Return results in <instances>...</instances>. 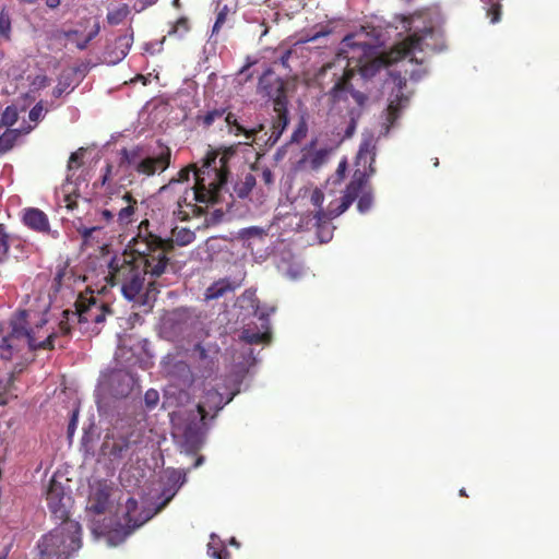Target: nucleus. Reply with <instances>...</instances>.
Returning a JSON list of instances; mask_svg holds the SVG:
<instances>
[{
	"label": "nucleus",
	"instance_id": "423d86ee",
	"mask_svg": "<svg viewBox=\"0 0 559 559\" xmlns=\"http://www.w3.org/2000/svg\"><path fill=\"white\" fill-rule=\"evenodd\" d=\"M141 442L140 433L133 428L107 435L102 444V451L111 461L120 460L133 451V447Z\"/></svg>",
	"mask_w": 559,
	"mask_h": 559
},
{
	"label": "nucleus",
	"instance_id": "20e7f679",
	"mask_svg": "<svg viewBox=\"0 0 559 559\" xmlns=\"http://www.w3.org/2000/svg\"><path fill=\"white\" fill-rule=\"evenodd\" d=\"M82 528L76 521H64L38 542L39 559H69L81 547Z\"/></svg>",
	"mask_w": 559,
	"mask_h": 559
},
{
	"label": "nucleus",
	"instance_id": "5701e85b",
	"mask_svg": "<svg viewBox=\"0 0 559 559\" xmlns=\"http://www.w3.org/2000/svg\"><path fill=\"white\" fill-rule=\"evenodd\" d=\"M225 121L228 127L235 128V134H243L248 140H253L254 136L264 129L263 124H258L255 128L247 130L237 120L233 112L225 116Z\"/></svg>",
	"mask_w": 559,
	"mask_h": 559
},
{
	"label": "nucleus",
	"instance_id": "de8ad7c7",
	"mask_svg": "<svg viewBox=\"0 0 559 559\" xmlns=\"http://www.w3.org/2000/svg\"><path fill=\"white\" fill-rule=\"evenodd\" d=\"M224 217V211L222 209L214 210L210 216L205 218L206 223L209 225H216L218 224L222 218Z\"/></svg>",
	"mask_w": 559,
	"mask_h": 559
},
{
	"label": "nucleus",
	"instance_id": "dca6fc26",
	"mask_svg": "<svg viewBox=\"0 0 559 559\" xmlns=\"http://www.w3.org/2000/svg\"><path fill=\"white\" fill-rule=\"evenodd\" d=\"M406 81L400 79L399 80V88L396 94L392 95L386 114L388 127H393L396 120L400 118L402 110L407 106L409 98L403 93V87L405 86Z\"/></svg>",
	"mask_w": 559,
	"mask_h": 559
},
{
	"label": "nucleus",
	"instance_id": "4c0bfd02",
	"mask_svg": "<svg viewBox=\"0 0 559 559\" xmlns=\"http://www.w3.org/2000/svg\"><path fill=\"white\" fill-rule=\"evenodd\" d=\"M84 150L80 148L76 152H73L68 160V170L78 169L83 164Z\"/></svg>",
	"mask_w": 559,
	"mask_h": 559
},
{
	"label": "nucleus",
	"instance_id": "e2e57ef3",
	"mask_svg": "<svg viewBox=\"0 0 559 559\" xmlns=\"http://www.w3.org/2000/svg\"><path fill=\"white\" fill-rule=\"evenodd\" d=\"M157 1L158 0H139V2L141 3V9L151 7V5L155 4Z\"/></svg>",
	"mask_w": 559,
	"mask_h": 559
},
{
	"label": "nucleus",
	"instance_id": "412c9836",
	"mask_svg": "<svg viewBox=\"0 0 559 559\" xmlns=\"http://www.w3.org/2000/svg\"><path fill=\"white\" fill-rule=\"evenodd\" d=\"M423 36L412 34L396 46L397 58H408L415 50H423Z\"/></svg>",
	"mask_w": 559,
	"mask_h": 559
},
{
	"label": "nucleus",
	"instance_id": "9d476101",
	"mask_svg": "<svg viewBox=\"0 0 559 559\" xmlns=\"http://www.w3.org/2000/svg\"><path fill=\"white\" fill-rule=\"evenodd\" d=\"M160 146L162 150L156 156L144 157L135 165L138 174L153 176L156 171L163 173L170 166L171 151L166 145Z\"/></svg>",
	"mask_w": 559,
	"mask_h": 559
},
{
	"label": "nucleus",
	"instance_id": "aec40b11",
	"mask_svg": "<svg viewBox=\"0 0 559 559\" xmlns=\"http://www.w3.org/2000/svg\"><path fill=\"white\" fill-rule=\"evenodd\" d=\"M239 286V283L231 282L227 277L219 278L206 288L204 297L206 300H215L235 292Z\"/></svg>",
	"mask_w": 559,
	"mask_h": 559
},
{
	"label": "nucleus",
	"instance_id": "8fccbe9b",
	"mask_svg": "<svg viewBox=\"0 0 559 559\" xmlns=\"http://www.w3.org/2000/svg\"><path fill=\"white\" fill-rule=\"evenodd\" d=\"M491 23H498L501 19V4L495 3L493 0H491Z\"/></svg>",
	"mask_w": 559,
	"mask_h": 559
},
{
	"label": "nucleus",
	"instance_id": "a19ab883",
	"mask_svg": "<svg viewBox=\"0 0 559 559\" xmlns=\"http://www.w3.org/2000/svg\"><path fill=\"white\" fill-rule=\"evenodd\" d=\"M311 204L317 209L316 212L325 211L323 209V202H324V193L321 189L316 188L310 197Z\"/></svg>",
	"mask_w": 559,
	"mask_h": 559
},
{
	"label": "nucleus",
	"instance_id": "6ab92c4d",
	"mask_svg": "<svg viewBox=\"0 0 559 559\" xmlns=\"http://www.w3.org/2000/svg\"><path fill=\"white\" fill-rule=\"evenodd\" d=\"M269 314L261 313L260 319L262 322V328L265 329L264 332L257 331L252 328H246L242 330L240 334V338L247 344H262L271 341V332L269 325Z\"/></svg>",
	"mask_w": 559,
	"mask_h": 559
},
{
	"label": "nucleus",
	"instance_id": "cd10ccee",
	"mask_svg": "<svg viewBox=\"0 0 559 559\" xmlns=\"http://www.w3.org/2000/svg\"><path fill=\"white\" fill-rule=\"evenodd\" d=\"M140 153L141 148L139 146L132 150L122 148L120 151L121 159L119 166L123 167L124 165H128L132 166L135 169V165L141 160Z\"/></svg>",
	"mask_w": 559,
	"mask_h": 559
},
{
	"label": "nucleus",
	"instance_id": "6e6d98bb",
	"mask_svg": "<svg viewBox=\"0 0 559 559\" xmlns=\"http://www.w3.org/2000/svg\"><path fill=\"white\" fill-rule=\"evenodd\" d=\"M261 180L266 185L271 186L274 181L273 173L269 168H264L261 174Z\"/></svg>",
	"mask_w": 559,
	"mask_h": 559
},
{
	"label": "nucleus",
	"instance_id": "bf43d9fd",
	"mask_svg": "<svg viewBox=\"0 0 559 559\" xmlns=\"http://www.w3.org/2000/svg\"><path fill=\"white\" fill-rule=\"evenodd\" d=\"M76 414L74 413L69 425H68V435L72 436L74 433L75 427H76Z\"/></svg>",
	"mask_w": 559,
	"mask_h": 559
},
{
	"label": "nucleus",
	"instance_id": "2f4dec72",
	"mask_svg": "<svg viewBox=\"0 0 559 559\" xmlns=\"http://www.w3.org/2000/svg\"><path fill=\"white\" fill-rule=\"evenodd\" d=\"M225 114H226L225 108H216V109L207 111L203 116H199L198 120L201 121V123L204 128H209L214 123L215 120L224 117Z\"/></svg>",
	"mask_w": 559,
	"mask_h": 559
},
{
	"label": "nucleus",
	"instance_id": "2eb2a0df",
	"mask_svg": "<svg viewBox=\"0 0 559 559\" xmlns=\"http://www.w3.org/2000/svg\"><path fill=\"white\" fill-rule=\"evenodd\" d=\"M110 490L107 484L98 483L88 497L87 509L95 514H104L109 506Z\"/></svg>",
	"mask_w": 559,
	"mask_h": 559
},
{
	"label": "nucleus",
	"instance_id": "f8f14e48",
	"mask_svg": "<svg viewBox=\"0 0 559 559\" xmlns=\"http://www.w3.org/2000/svg\"><path fill=\"white\" fill-rule=\"evenodd\" d=\"M111 202L118 203L120 205L117 209V219L120 225H128L133 221V216L138 209V200L132 195L131 192L126 191L123 194L117 193L115 198L111 195L108 197V201L105 202V205H109Z\"/></svg>",
	"mask_w": 559,
	"mask_h": 559
},
{
	"label": "nucleus",
	"instance_id": "4d7b16f0",
	"mask_svg": "<svg viewBox=\"0 0 559 559\" xmlns=\"http://www.w3.org/2000/svg\"><path fill=\"white\" fill-rule=\"evenodd\" d=\"M306 126L304 123L300 124L299 128L293 133L292 141H299L300 138H304L306 135Z\"/></svg>",
	"mask_w": 559,
	"mask_h": 559
},
{
	"label": "nucleus",
	"instance_id": "7c9ffc66",
	"mask_svg": "<svg viewBox=\"0 0 559 559\" xmlns=\"http://www.w3.org/2000/svg\"><path fill=\"white\" fill-rule=\"evenodd\" d=\"M115 47L117 49H119V53L116 55L115 60H111V62H117V61L123 59L128 55V51L131 47V37H129L127 35L119 36L115 40Z\"/></svg>",
	"mask_w": 559,
	"mask_h": 559
},
{
	"label": "nucleus",
	"instance_id": "774afa93",
	"mask_svg": "<svg viewBox=\"0 0 559 559\" xmlns=\"http://www.w3.org/2000/svg\"><path fill=\"white\" fill-rule=\"evenodd\" d=\"M127 507H128V510L134 509L136 507V500L133 498L128 499Z\"/></svg>",
	"mask_w": 559,
	"mask_h": 559
},
{
	"label": "nucleus",
	"instance_id": "4be33fe9",
	"mask_svg": "<svg viewBox=\"0 0 559 559\" xmlns=\"http://www.w3.org/2000/svg\"><path fill=\"white\" fill-rule=\"evenodd\" d=\"M99 31H100L99 22L95 21L92 29L88 32V34L85 36L84 39H76V40L72 39L74 36L79 35V31H76V29L64 31L62 33V35L64 38L72 40L75 44L78 49L85 50L87 48L88 44L99 34Z\"/></svg>",
	"mask_w": 559,
	"mask_h": 559
},
{
	"label": "nucleus",
	"instance_id": "338daca9",
	"mask_svg": "<svg viewBox=\"0 0 559 559\" xmlns=\"http://www.w3.org/2000/svg\"><path fill=\"white\" fill-rule=\"evenodd\" d=\"M11 546H7L3 548V550L0 554V559H8L9 552H10Z\"/></svg>",
	"mask_w": 559,
	"mask_h": 559
},
{
	"label": "nucleus",
	"instance_id": "1a4fd4ad",
	"mask_svg": "<svg viewBox=\"0 0 559 559\" xmlns=\"http://www.w3.org/2000/svg\"><path fill=\"white\" fill-rule=\"evenodd\" d=\"M358 49L361 50V52L358 56H349L348 63L357 59V63L353 69H357L362 78L370 79L382 69L385 61L383 58L372 56L374 50L373 47L369 44L365 43L358 45Z\"/></svg>",
	"mask_w": 559,
	"mask_h": 559
},
{
	"label": "nucleus",
	"instance_id": "f03ea898",
	"mask_svg": "<svg viewBox=\"0 0 559 559\" xmlns=\"http://www.w3.org/2000/svg\"><path fill=\"white\" fill-rule=\"evenodd\" d=\"M228 156L221 155L217 152L210 151L203 159L200 168L195 165H189L181 168L177 177L169 180V185L182 183L189 180L190 175L194 176V186L192 187L194 204L187 203L195 216L206 213L210 204H216L221 201V190L228 178Z\"/></svg>",
	"mask_w": 559,
	"mask_h": 559
},
{
	"label": "nucleus",
	"instance_id": "473e14b6",
	"mask_svg": "<svg viewBox=\"0 0 559 559\" xmlns=\"http://www.w3.org/2000/svg\"><path fill=\"white\" fill-rule=\"evenodd\" d=\"M129 13L128 7L124 4L107 13V22L110 25H118L127 17Z\"/></svg>",
	"mask_w": 559,
	"mask_h": 559
},
{
	"label": "nucleus",
	"instance_id": "ea45409f",
	"mask_svg": "<svg viewBox=\"0 0 559 559\" xmlns=\"http://www.w3.org/2000/svg\"><path fill=\"white\" fill-rule=\"evenodd\" d=\"M228 11L229 10H228L227 5H223L218 10L215 23L212 28V34H217L219 32V29L222 28V26L225 24V22L227 20Z\"/></svg>",
	"mask_w": 559,
	"mask_h": 559
},
{
	"label": "nucleus",
	"instance_id": "c03bdc74",
	"mask_svg": "<svg viewBox=\"0 0 559 559\" xmlns=\"http://www.w3.org/2000/svg\"><path fill=\"white\" fill-rule=\"evenodd\" d=\"M144 402L148 408H154L159 402L158 392L154 389L147 390L144 395Z\"/></svg>",
	"mask_w": 559,
	"mask_h": 559
},
{
	"label": "nucleus",
	"instance_id": "f704fd0d",
	"mask_svg": "<svg viewBox=\"0 0 559 559\" xmlns=\"http://www.w3.org/2000/svg\"><path fill=\"white\" fill-rule=\"evenodd\" d=\"M19 119L17 108L15 106H8L2 112L1 122L5 127L13 126Z\"/></svg>",
	"mask_w": 559,
	"mask_h": 559
},
{
	"label": "nucleus",
	"instance_id": "603ef678",
	"mask_svg": "<svg viewBox=\"0 0 559 559\" xmlns=\"http://www.w3.org/2000/svg\"><path fill=\"white\" fill-rule=\"evenodd\" d=\"M346 170H347V160L343 159L340 162V164L337 166V169L335 173V176H336L335 182H341L344 179Z\"/></svg>",
	"mask_w": 559,
	"mask_h": 559
},
{
	"label": "nucleus",
	"instance_id": "69168bd1",
	"mask_svg": "<svg viewBox=\"0 0 559 559\" xmlns=\"http://www.w3.org/2000/svg\"><path fill=\"white\" fill-rule=\"evenodd\" d=\"M122 378H124V376L120 372L118 373H114L110 378V381L114 383V382H121L122 381Z\"/></svg>",
	"mask_w": 559,
	"mask_h": 559
},
{
	"label": "nucleus",
	"instance_id": "0e129e2a",
	"mask_svg": "<svg viewBox=\"0 0 559 559\" xmlns=\"http://www.w3.org/2000/svg\"><path fill=\"white\" fill-rule=\"evenodd\" d=\"M61 0H46V4L50 9H56L60 5Z\"/></svg>",
	"mask_w": 559,
	"mask_h": 559
},
{
	"label": "nucleus",
	"instance_id": "052dcab7",
	"mask_svg": "<svg viewBox=\"0 0 559 559\" xmlns=\"http://www.w3.org/2000/svg\"><path fill=\"white\" fill-rule=\"evenodd\" d=\"M263 233H264L263 229L260 227H250L247 229V234L249 236H262Z\"/></svg>",
	"mask_w": 559,
	"mask_h": 559
},
{
	"label": "nucleus",
	"instance_id": "393cba45",
	"mask_svg": "<svg viewBox=\"0 0 559 559\" xmlns=\"http://www.w3.org/2000/svg\"><path fill=\"white\" fill-rule=\"evenodd\" d=\"M168 481L171 483L175 488H174V490H171V489L164 490L163 495L166 497H165L164 501L158 506L157 511H160L162 509H164L167 506V503L174 498V496L177 492V489L185 481V478L181 476V474L179 472L174 471L170 473V475L168 477Z\"/></svg>",
	"mask_w": 559,
	"mask_h": 559
},
{
	"label": "nucleus",
	"instance_id": "e433bc0d",
	"mask_svg": "<svg viewBox=\"0 0 559 559\" xmlns=\"http://www.w3.org/2000/svg\"><path fill=\"white\" fill-rule=\"evenodd\" d=\"M103 228V225H93V226H85L83 225L82 221L80 219L79 225H76V230L81 235L84 241H87L94 231L99 230Z\"/></svg>",
	"mask_w": 559,
	"mask_h": 559
},
{
	"label": "nucleus",
	"instance_id": "09e8293b",
	"mask_svg": "<svg viewBox=\"0 0 559 559\" xmlns=\"http://www.w3.org/2000/svg\"><path fill=\"white\" fill-rule=\"evenodd\" d=\"M12 382L13 376H11L10 380L5 385L0 388V406H5L8 404L7 393L9 392Z\"/></svg>",
	"mask_w": 559,
	"mask_h": 559
},
{
	"label": "nucleus",
	"instance_id": "49530a36",
	"mask_svg": "<svg viewBox=\"0 0 559 559\" xmlns=\"http://www.w3.org/2000/svg\"><path fill=\"white\" fill-rule=\"evenodd\" d=\"M114 166L110 163H107L104 168V174L100 177L99 183L102 187L108 186L111 177H112Z\"/></svg>",
	"mask_w": 559,
	"mask_h": 559
},
{
	"label": "nucleus",
	"instance_id": "bb28decb",
	"mask_svg": "<svg viewBox=\"0 0 559 559\" xmlns=\"http://www.w3.org/2000/svg\"><path fill=\"white\" fill-rule=\"evenodd\" d=\"M255 183V177L252 174H247L242 181L236 183L235 191L239 198H247L251 193Z\"/></svg>",
	"mask_w": 559,
	"mask_h": 559
},
{
	"label": "nucleus",
	"instance_id": "37998d69",
	"mask_svg": "<svg viewBox=\"0 0 559 559\" xmlns=\"http://www.w3.org/2000/svg\"><path fill=\"white\" fill-rule=\"evenodd\" d=\"M11 31L10 16L5 12H0V35L9 39Z\"/></svg>",
	"mask_w": 559,
	"mask_h": 559
},
{
	"label": "nucleus",
	"instance_id": "5fc2aeb1",
	"mask_svg": "<svg viewBox=\"0 0 559 559\" xmlns=\"http://www.w3.org/2000/svg\"><path fill=\"white\" fill-rule=\"evenodd\" d=\"M33 85L36 88H43L49 85V79L46 75H37L34 81Z\"/></svg>",
	"mask_w": 559,
	"mask_h": 559
},
{
	"label": "nucleus",
	"instance_id": "3c124183",
	"mask_svg": "<svg viewBox=\"0 0 559 559\" xmlns=\"http://www.w3.org/2000/svg\"><path fill=\"white\" fill-rule=\"evenodd\" d=\"M350 120H349V123L348 126L346 127V130H345V134L344 136L345 138H352L356 131V128H357V117H354L353 116V111H350Z\"/></svg>",
	"mask_w": 559,
	"mask_h": 559
},
{
	"label": "nucleus",
	"instance_id": "c756f323",
	"mask_svg": "<svg viewBox=\"0 0 559 559\" xmlns=\"http://www.w3.org/2000/svg\"><path fill=\"white\" fill-rule=\"evenodd\" d=\"M190 28L189 19L181 16L174 24H171L167 34L168 36H178L181 38L190 32Z\"/></svg>",
	"mask_w": 559,
	"mask_h": 559
},
{
	"label": "nucleus",
	"instance_id": "c85d7f7f",
	"mask_svg": "<svg viewBox=\"0 0 559 559\" xmlns=\"http://www.w3.org/2000/svg\"><path fill=\"white\" fill-rule=\"evenodd\" d=\"M116 206H111V209H102L95 210L92 218H88V223H95L96 225L108 224L115 217Z\"/></svg>",
	"mask_w": 559,
	"mask_h": 559
},
{
	"label": "nucleus",
	"instance_id": "7ed1b4c3",
	"mask_svg": "<svg viewBox=\"0 0 559 559\" xmlns=\"http://www.w3.org/2000/svg\"><path fill=\"white\" fill-rule=\"evenodd\" d=\"M376 160L374 145L372 140L362 141L356 157V166L353 177L346 186L343 195L330 202V214L340 216L345 213L354 201L357 200V210L364 214L373 204V188L369 183L370 177L376 173L373 166Z\"/></svg>",
	"mask_w": 559,
	"mask_h": 559
},
{
	"label": "nucleus",
	"instance_id": "4468645a",
	"mask_svg": "<svg viewBox=\"0 0 559 559\" xmlns=\"http://www.w3.org/2000/svg\"><path fill=\"white\" fill-rule=\"evenodd\" d=\"M229 402H224L223 394L219 393L217 390L211 389L205 392L202 400L198 403L197 408L198 413L201 416V420H206L207 416L211 412H214V414L211 416L213 419L217 412L221 411L225 404Z\"/></svg>",
	"mask_w": 559,
	"mask_h": 559
},
{
	"label": "nucleus",
	"instance_id": "a211bd4d",
	"mask_svg": "<svg viewBox=\"0 0 559 559\" xmlns=\"http://www.w3.org/2000/svg\"><path fill=\"white\" fill-rule=\"evenodd\" d=\"M330 214V204L326 211L316 212L313 218L316 221L314 226L317 227V235L321 242H328L332 239L333 228L331 227V221L337 216Z\"/></svg>",
	"mask_w": 559,
	"mask_h": 559
},
{
	"label": "nucleus",
	"instance_id": "13d9d810",
	"mask_svg": "<svg viewBox=\"0 0 559 559\" xmlns=\"http://www.w3.org/2000/svg\"><path fill=\"white\" fill-rule=\"evenodd\" d=\"M292 53H293L292 49H288V50H285L284 53L281 56L280 63L284 68H288V61H289Z\"/></svg>",
	"mask_w": 559,
	"mask_h": 559
},
{
	"label": "nucleus",
	"instance_id": "c9c22d12",
	"mask_svg": "<svg viewBox=\"0 0 559 559\" xmlns=\"http://www.w3.org/2000/svg\"><path fill=\"white\" fill-rule=\"evenodd\" d=\"M9 235L5 231V228L2 224H0V262L4 261L8 257L9 252Z\"/></svg>",
	"mask_w": 559,
	"mask_h": 559
},
{
	"label": "nucleus",
	"instance_id": "864d4df0",
	"mask_svg": "<svg viewBox=\"0 0 559 559\" xmlns=\"http://www.w3.org/2000/svg\"><path fill=\"white\" fill-rule=\"evenodd\" d=\"M44 107L40 103L36 104L31 110H29V119L32 121H38L39 118L43 115Z\"/></svg>",
	"mask_w": 559,
	"mask_h": 559
},
{
	"label": "nucleus",
	"instance_id": "f257e3e1",
	"mask_svg": "<svg viewBox=\"0 0 559 559\" xmlns=\"http://www.w3.org/2000/svg\"><path fill=\"white\" fill-rule=\"evenodd\" d=\"M147 227V219L141 222L138 235L108 264L109 284L120 286L123 297L130 301L142 296L147 275L159 277L169 264L167 253L173 249V242L150 233Z\"/></svg>",
	"mask_w": 559,
	"mask_h": 559
},
{
	"label": "nucleus",
	"instance_id": "f3484780",
	"mask_svg": "<svg viewBox=\"0 0 559 559\" xmlns=\"http://www.w3.org/2000/svg\"><path fill=\"white\" fill-rule=\"evenodd\" d=\"M24 224L38 233L49 231V221L47 215L39 209L29 207L24 211L23 215Z\"/></svg>",
	"mask_w": 559,
	"mask_h": 559
},
{
	"label": "nucleus",
	"instance_id": "a18cd8bd",
	"mask_svg": "<svg viewBox=\"0 0 559 559\" xmlns=\"http://www.w3.org/2000/svg\"><path fill=\"white\" fill-rule=\"evenodd\" d=\"M273 76V72L271 70H267L263 73V75L260 78L259 80V87L263 91H265V93L267 95H271L272 94V91L269 90V81L270 79Z\"/></svg>",
	"mask_w": 559,
	"mask_h": 559
},
{
	"label": "nucleus",
	"instance_id": "0eeeda50",
	"mask_svg": "<svg viewBox=\"0 0 559 559\" xmlns=\"http://www.w3.org/2000/svg\"><path fill=\"white\" fill-rule=\"evenodd\" d=\"M354 76V69H344L342 75L336 80L333 87L329 91L328 96L331 105L337 106L345 103L350 95L359 107H362L368 97L365 93L357 91L350 83Z\"/></svg>",
	"mask_w": 559,
	"mask_h": 559
},
{
	"label": "nucleus",
	"instance_id": "b1692460",
	"mask_svg": "<svg viewBox=\"0 0 559 559\" xmlns=\"http://www.w3.org/2000/svg\"><path fill=\"white\" fill-rule=\"evenodd\" d=\"M195 239V234L189 228L186 227H176L173 229V238H167L166 240H170L173 242V249L169 250L167 253V257L169 253H171L175 249V243H177L180 247L188 246L192 243Z\"/></svg>",
	"mask_w": 559,
	"mask_h": 559
},
{
	"label": "nucleus",
	"instance_id": "ddd939ff",
	"mask_svg": "<svg viewBox=\"0 0 559 559\" xmlns=\"http://www.w3.org/2000/svg\"><path fill=\"white\" fill-rule=\"evenodd\" d=\"M274 111L276 117L272 123V132L267 139V142L272 145L278 141L289 121L285 97L278 95L274 99Z\"/></svg>",
	"mask_w": 559,
	"mask_h": 559
},
{
	"label": "nucleus",
	"instance_id": "680f3d73",
	"mask_svg": "<svg viewBox=\"0 0 559 559\" xmlns=\"http://www.w3.org/2000/svg\"><path fill=\"white\" fill-rule=\"evenodd\" d=\"M66 206L69 210H73L76 206V201L72 199L71 195L66 197Z\"/></svg>",
	"mask_w": 559,
	"mask_h": 559
},
{
	"label": "nucleus",
	"instance_id": "39448f33",
	"mask_svg": "<svg viewBox=\"0 0 559 559\" xmlns=\"http://www.w3.org/2000/svg\"><path fill=\"white\" fill-rule=\"evenodd\" d=\"M74 307L75 310L72 311V318H75L81 325L90 323L100 324L105 321L107 314H112L108 304L92 294L79 295Z\"/></svg>",
	"mask_w": 559,
	"mask_h": 559
},
{
	"label": "nucleus",
	"instance_id": "58836bf2",
	"mask_svg": "<svg viewBox=\"0 0 559 559\" xmlns=\"http://www.w3.org/2000/svg\"><path fill=\"white\" fill-rule=\"evenodd\" d=\"M63 317H64V320H61L60 323H59V332H57L58 333V337L60 335L61 336H69L71 334V326H70L69 321L71 320L72 311L64 310L63 311Z\"/></svg>",
	"mask_w": 559,
	"mask_h": 559
},
{
	"label": "nucleus",
	"instance_id": "79ce46f5",
	"mask_svg": "<svg viewBox=\"0 0 559 559\" xmlns=\"http://www.w3.org/2000/svg\"><path fill=\"white\" fill-rule=\"evenodd\" d=\"M328 152L325 150H319L316 151L311 158H310V165L313 169L320 168L326 160Z\"/></svg>",
	"mask_w": 559,
	"mask_h": 559
},
{
	"label": "nucleus",
	"instance_id": "6e6552de",
	"mask_svg": "<svg viewBox=\"0 0 559 559\" xmlns=\"http://www.w3.org/2000/svg\"><path fill=\"white\" fill-rule=\"evenodd\" d=\"M46 500L51 514L56 519L61 522L72 521L69 518L72 498L70 495L66 493L63 485L56 480L55 477L49 480L46 490Z\"/></svg>",
	"mask_w": 559,
	"mask_h": 559
},
{
	"label": "nucleus",
	"instance_id": "a878e982",
	"mask_svg": "<svg viewBox=\"0 0 559 559\" xmlns=\"http://www.w3.org/2000/svg\"><path fill=\"white\" fill-rule=\"evenodd\" d=\"M19 136H20V131L17 129L7 128L0 134V154H4V153L9 152L14 146Z\"/></svg>",
	"mask_w": 559,
	"mask_h": 559
},
{
	"label": "nucleus",
	"instance_id": "72a5a7b5",
	"mask_svg": "<svg viewBox=\"0 0 559 559\" xmlns=\"http://www.w3.org/2000/svg\"><path fill=\"white\" fill-rule=\"evenodd\" d=\"M207 554L214 559H227L229 557L228 550L222 544L209 543Z\"/></svg>",
	"mask_w": 559,
	"mask_h": 559
},
{
	"label": "nucleus",
	"instance_id": "9b49d317",
	"mask_svg": "<svg viewBox=\"0 0 559 559\" xmlns=\"http://www.w3.org/2000/svg\"><path fill=\"white\" fill-rule=\"evenodd\" d=\"M205 425V420H201V418L199 420L194 418L185 424L182 439L187 451L195 452L201 448L206 431Z\"/></svg>",
	"mask_w": 559,
	"mask_h": 559
}]
</instances>
